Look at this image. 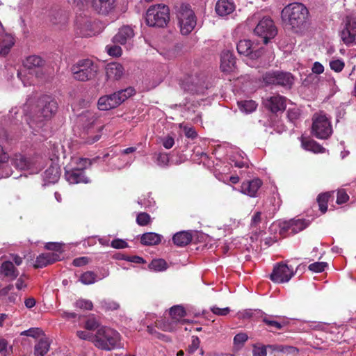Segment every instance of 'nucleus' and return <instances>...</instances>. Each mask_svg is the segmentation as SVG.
I'll return each instance as SVG.
<instances>
[{
    "mask_svg": "<svg viewBox=\"0 0 356 356\" xmlns=\"http://www.w3.org/2000/svg\"><path fill=\"white\" fill-rule=\"evenodd\" d=\"M281 17L287 29L296 33H302L309 24V10L301 3H292L282 10Z\"/></svg>",
    "mask_w": 356,
    "mask_h": 356,
    "instance_id": "nucleus-1",
    "label": "nucleus"
},
{
    "mask_svg": "<svg viewBox=\"0 0 356 356\" xmlns=\"http://www.w3.org/2000/svg\"><path fill=\"white\" fill-rule=\"evenodd\" d=\"M38 113L29 122L30 127L37 131V129H40L44 125V121L50 120L55 115L58 108L56 101L48 95H43L38 99Z\"/></svg>",
    "mask_w": 356,
    "mask_h": 356,
    "instance_id": "nucleus-2",
    "label": "nucleus"
},
{
    "mask_svg": "<svg viewBox=\"0 0 356 356\" xmlns=\"http://www.w3.org/2000/svg\"><path fill=\"white\" fill-rule=\"evenodd\" d=\"M97 118L90 111H86L79 116V122L82 125L83 131L81 134L82 142L92 145L101 138L102 126L96 125Z\"/></svg>",
    "mask_w": 356,
    "mask_h": 356,
    "instance_id": "nucleus-3",
    "label": "nucleus"
},
{
    "mask_svg": "<svg viewBox=\"0 0 356 356\" xmlns=\"http://www.w3.org/2000/svg\"><path fill=\"white\" fill-rule=\"evenodd\" d=\"M121 337L119 332L107 327L98 328L93 339L94 345L102 350H111L120 347Z\"/></svg>",
    "mask_w": 356,
    "mask_h": 356,
    "instance_id": "nucleus-4",
    "label": "nucleus"
},
{
    "mask_svg": "<svg viewBox=\"0 0 356 356\" xmlns=\"http://www.w3.org/2000/svg\"><path fill=\"white\" fill-rule=\"evenodd\" d=\"M71 71L74 79L86 81L97 76L99 66L97 62L91 59H82L72 66Z\"/></svg>",
    "mask_w": 356,
    "mask_h": 356,
    "instance_id": "nucleus-5",
    "label": "nucleus"
},
{
    "mask_svg": "<svg viewBox=\"0 0 356 356\" xmlns=\"http://www.w3.org/2000/svg\"><path fill=\"white\" fill-rule=\"evenodd\" d=\"M43 64L42 59L35 55L26 58L24 63L23 69L17 72L18 78L22 81L24 86H28L33 83V74L38 76L40 67Z\"/></svg>",
    "mask_w": 356,
    "mask_h": 356,
    "instance_id": "nucleus-6",
    "label": "nucleus"
},
{
    "mask_svg": "<svg viewBox=\"0 0 356 356\" xmlns=\"http://www.w3.org/2000/svg\"><path fill=\"white\" fill-rule=\"evenodd\" d=\"M170 20V10L167 6L157 4L150 6L145 16V21L149 26L164 27Z\"/></svg>",
    "mask_w": 356,
    "mask_h": 356,
    "instance_id": "nucleus-7",
    "label": "nucleus"
},
{
    "mask_svg": "<svg viewBox=\"0 0 356 356\" xmlns=\"http://www.w3.org/2000/svg\"><path fill=\"white\" fill-rule=\"evenodd\" d=\"M134 93L135 90L131 87H129L114 92L113 94L103 96L98 100V108L102 111H108L114 108L127 99L131 97Z\"/></svg>",
    "mask_w": 356,
    "mask_h": 356,
    "instance_id": "nucleus-8",
    "label": "nucleus"
},
{
    "mask_svg": "<svg viewBox=\"0 0 356 356\" xmlns=\"http://www.w3.org/2000/svg\"><path fill=\"white\" fill-rule=\"evenodd\" d=\"M177 17L182 35L189 34L196 26V17L188 4H181L178 8Z\"/></svg>",
    "mask_w": 356,
    "mask_h": 356,
    "instance_id": "nucleus-9",
    "label": "nucleus"
},
{
    "mask_svg": "<svg viewBox=\"0 0 356 356\" xmlns=\"http://www.w3.org/2000/svg\"><path fill=\"white\" fill-rule=\"evenodd\" d=\"M312 134L318 139H327L332 134V127L330 120L322 113L313 116Z\"/></svg>",
    "mask_w": 356,
    "mask_h": 356,
    "instance_id": "nucleus-10",
    "label": "nucleus"
},
{
    "mask_svg": "<svg viewBox=\"0 0 356 356\" xmlns=\"http://www.w3.org/2000/svg\"><path fill=\"white\" fill-rule=\"evenodd\" d=\"M42 158L40 156L26 157L16 154L13 159V164L18 169L27 170L30 174L38 173L42 168Z\"/></svg>",
    "mask_w": 356,
    "mask_h": 356,
    "instance_id": "nucleus-11",
    "label": "nucleus"
},
{
    "mask_svg": "<svg viewBox=\"0 0 356 356\" xmlns=\"http://www.w3.org/2000/svg\"><path fill=\"white\" fill-rule=\"evenodd\" d=\"M254 33L263 39L264 44H267L270 39L276 35L277 29L270 18L264 17L254 29Z\"/></svg>",
    "mask_w": 356,
    "mask_h": 356,
    "instance_id": "nucleus-12",
    "label": "nucleus"
},
{
    "mask_svg": "<svg viewBox=\"0 0 356 356\" xmlns=\"http://www.w3.org/2000/svg\"><path fill=\"white\" fill-rule=\"evenodd\" d=\"M266 84L280 85L291 87L293 83V77L289 72L273 71L266 72L263 76Z\"/></svg>",
    "mask_w": 356,
    "mask_h": 356,
    "instance_id": "nucleus-13",
    "label": "nucleus"
},
{
    "mask_svg": "<svg viewBox=\"0 0 356 356\" xmlns=\"http://www.w3.org/2000/svg\"><path fill=\"white\" fill-rule=\"evenodd\" d=\"M294 274L293 268L285 264L280 263L274 267L270 277L275 283H285L288 282Z\"/></svg>",
    "mask_w": 356,
    "mask_h": 356,
    "instance_id": "nucleus-14",
    "label": "nucleus"
},
{
    "mask_svg": "<svg viewBox=\"0 0 356 356\" xmlns=\"http://www.w3.org/2000/svg\"><path fill=\"white\" fill-rule=\"evenodd\" d=\"M341 40L346 45L356 44V19L350 17H346L345 25L340 33Z\"/></svg>",
    "mask_w": 356,
    "mask_h": 356,
    "instance_id": "nucleus-15",
    "label": "nucleus"
},
{
    "mask_svg": "<svg viewBox=\"0 0 356 356\" xmlns=\"http://www.w3.org/2000/svg\"><path fill=\"white\" fill-rule=\"evenodd\" d=\"M238 53L241 55L250 56L251 58H259L262 51L261 48L257 47V44L250 40H241L236 46Z\"/></svg>",
    "mask_w": 356,
    "mask_h": 356,
    "instance_id": "nucleus-16",
    "label": "nucleus"
},
{
    "mask_svg": "<svg viewBox=\"0 0 356 356\" xmlns=\"http://www.w3.org/2000/svg\"><path fill=\"white\" fill-rule=\"evenodd\" d=\"M308 225V222L304 219H291L281 224L280 233L295 234L305 229Z\"/></svg>",
    "mask_w": 356,
    "mask_h": 356,
    "instance_id": "nucleus-17",
    "label": "nucleus"
},
{
    "mask_svg": "<svg viewBox=\"0 0 356 356\" xmlns=\"http://www.w3.org/2000/svg\"><path fill=\"white\" fill-rule=\"evenodd\" d=\"M265 106L273 113L284 111L286 108V98L279 95L266 98L264 100Z\"/></svg>",
    "mask_w": 356,
    "mask_h": 356,
    "instance_id": "nucleus-18",
    "label": "nucleus"
},
{
    "mask_svg": "<svg viewBox=\"0 0 356 356\" xmlns=\"http://www.w3.org/2000/svg\"><path fill=\"white\" fill-rule=\"evenodd\" d=\"M262 185V181L259 179H254L243 181L241 186V191L245 195L254 197Z\"/></svg>",
    "mask_w": 356,
    "mask_h": 356,
    "instance_id": "nucleus-19",
    "label": "nucleus"
},
{
    "mask_svg": "<svg viewBox=\"0 0 356 356\" xmlns=\"http://www.w3.org/2000/svg\"><path fill=\"white\" fill-rule=\"evenodd\" d=\"M105 72L108 80L115 81L122 77L124 69L118 63H110L106 65Z\"/></svg>",
    "mask_w": 356,
    "mask_h": 356,
    "instance_id": "nucleus-20",
    "label": "nucleus"
},
{
    "mask_svg": "<svg viewBox=\"0 0 356 356\" xmlns=\"http://www.w3.org/2000/svg\"><path fill=\"white\" fill-rule=\"evenodd\" d=\"M65 178L70 184H76L79 183H89L90 180L84 175V172L80 169H75L65 171Z\"/></svg>",
    "mask_w": 356,
    "mask_h": 356,
    "instance_id": "nucleus-21",
    "label": "nucleus"
},
{
    "mask_svg": "<svg viewBox=\"0 0 356 356\" xmlns=\"http://www.w3.org/2000/svg\"><path fill=\"white\" fill-rule=\"evenodd\" d=\"M236 58L229 51H224L220 56L221 70L224 72H230L235 68Z\"/></svg>",
    "mask_w": 356,
    "mask_h": 356,
    "instance_id": "nucleus-22",
    "label": "nucleus"
},
{
    "mask_svg": "<svg viewBox=\"0 0 356 356\" xmlns=\"http://www.w3.org/2000/svg\"><path fill=\"white\" fill-rule=\"evenodd\" d=\"M134 36V32L133 29L129 26H124L113 37V41L115 43L124 44L129 41Z\"/></svg>",
    "mask_w": 356,
    "mask_h": 356,
    "instance_id": "nucleus-23",
    "label": "nucleus"
},
{
    "mask_svg": "<svg viewBox=\"0 0 356 356\" xmlns=\"http://www.w3.org/2000/svg\"><path fill=\"white\" fill-rule=\"evenodd\" d=\"M59 259V255L54 252L43 253L37 257L34 267L36 268H42L51 264Z\"/></svg>",
    "mask_w": 356,
    "mask_h": 356,
    "instance_id": "nucleus-24",
    "label": "nucleus"
},
{
    "mask_svg": "<svg viewBox=\"0 0 356 356\" xmlns=\"http://www.w3.org/2000/svg\"><path fill=\"white\" fill-rule=\"evenodd\" d=\"M236 6L232 0H218L216 4L215 10L220 16H226L234 12Z\"/></svg>",
    "mask_w": 356,
    "mask_h": 356,
    "instance_id": "nucleus-25",
    "label": "nucleus"
},
{
    "mask_svg": "<svg viewBox=\"0 0 356 356\" xmlns=\"http://www.w3.org/2000/svg\"><path fill=\"white\" fill-rule=\"evenodd\" d=\"M0 274L10 280H15L19 272L10 261H6L0 266Z\"/></svg>",
    "mask_w": 356,
    "mask_h": 356,
    "instance_id": "nucleus-26",
    "label": "nucleus"
},
{
    "mask_svg": "<svg viewBox=\"0 0 356 356\" xmlns=\"http://www.w3.org/2000/svg\"><path fill=\"white\" fill-rule=\"evenodd\" d=\"M60 175V167L57 164H51L44 172V180L47 184L58 181Z\"/></svg>",
    "mask_w": 356,
    "mask_h": 356,
    "instance_id": "nucleus-27",
    "label": "nucleus"
},
{
    "mask_svg": "<svg viewBox=\"0 0 356 356\" xmlns=\"http://www.w3.org/2000/svg\"><path fill=\"white\" fill-rule=\"evenodd\" d=\"M15 43L14 38L9 34H4L3 29L0 33V54L7 55Z\"/></svg>",
    "mask_w": 356,
    "mask_h": 356,
    "instance_id": "nucleus-28",
    "label": "nucleus"
},
{
    "mask_svg": "<svg viewBox=\"0 0 356 356\" xmlns=\"http://www.w3.org/2000/svg\"><path fill=\"white\" fill-rule=\"evenodd\" d=\"M115 0H93L92 6L99 13L106 15L113 8Z\"/></svg>",
    "mask_w": 356,
    "mask_h": 356,
    "instance_id": "nucleus-29",
    "label": "nucleus"
},
{
    "mask_svg": "<svg viewBox=\"0 0 356 356\" xmlns=\"http://www.w3.org/2000/svg\"><path fill=\"white\" fill-rule=\"evenodd\" d=\"M192 240V235L189 232L181 231L176 233L173 237V243L179 247L187 245Z\"/></svg>",
    "mask_w": 356,
    "mask_h": 356,
    "instance_id": "nucleus-30",
    "label": "nucleus"
},
{
    "mask_svg": "<svg viewBox=\"0 0 356 356\" xmlns=\"http://www.w3.org/2000/svg\"><path fill=\"white\" fill-rule=\"evenodd\" d=\"M77 34L81 37H91L95 35V31L92 29L91 23L85 19L82 22L76 23Z\"/></svg>",
    "mask_w": 356,
    "mask_h": 356,
    "instance_id": "nucleus-31",
    "label": "nucleus"
},
{
    "mask_svg": "<svg viewBox=\"0 0 356 356\" xmlns=\"http://www.w3.org/2000/svg\"><path fill=\"white\" fill-rule=\"evenodd\" d=\"M161 235L154 232H147L141 236L140 242L145 245H156L161 243Z\"/></svg>",
    "mask_w": 356,
    "mask_h": 356,
    "instance_id": "nucleus-32",
    "label": "nucleus"
},
{
    "mask_svg": "<svg viewBox=\"0 0 356 356\" xmlns=\"http://www.w3.org/2000/svg\"><path fill=\"white\" fill-rule=\"evenodd\" d=\"M302 147L307 151L314 153L324 152L325 149L314 140L302 139Z\"/></svg>",
    "mask_w": 356,
    "mask_h": 356,
    "instance_id": "nucleus-33",
    "label": "nucleus"
},
{
    "mask_svg": "<svg viewBox=\"0 0 356 356\" xmlns=\"http://www.w3.org/2000/svg\"><path fill=\"white\" fill-rule=\"evenodd\" d=\"M50 343L47 339H41L35 346V356H44L49 350Z\"/></svg>",
    "mask_w": 356,
    "mask_h": 356,
    "instance_id": "nucleus-34",
    "label": "nucleus"
},
{
    "mask_svg": "<svg viewBox=\"0 0 356 356\" xmlns=\"http://www.w3.org/2000/svg\"><path fill=\"white\" fill-rule=\"evenodd\" d=\"M156 327L165 332H172L176 327V323L172 319H162L156 323Z\"/></svg>",
    "mask_w": 356,
    "mask_h": 356,
    "instance_id": "nucleus-35",
    "label": "nucleus"
},
{
    "mask_svg": "<svg viewBox=\"0 0 356 356\" xmlns=\"http://www.w3.org/2000/svg\"><path fill=\"white\" fill-rule=\"evenodd\" d=\"M268 348H270L273 351L282 353L284 354H294L298 352V350L291 346H284V345H268Z\"/></svg>",
    "mask_w": 356,
    "mask_h": 356,
    "instance_id": "nucleus-36",
    "label": "nucleus"
},
{
    "mask_svg": "<svg viewBox=\"0 0 356 356\" xmlns=\"http://www.w3.org/2000/svg\"><path fill=\"white\" fill-rule=\"evenodd\" d=\"M248 339V336L245 332H240L236 334L233 339L234 350L238 351L241 349Z\"/></svg>",
    "mask_w": 356,
    "mask_h": 356,
    "instance_id": "nucleus-37",
    "label": "nucleus"
},
{
    "mask_svg": "<svg viewBox=\"0 0 356 356\" xmlns=\"http://www.w3.org/2000/svg\"><path fill=\"white\" fill-rule=\"evenodd\" d=\"M170 314L172 319L176 323L185 316L186 311L183 307L180 305H175L170 308Z\"/></svg>",
    "mask_w": 356,
    "mask_h": 356,
    "instance_id": "nucleus-38",
    "label": "nucleus"
},
{
    "mask_svg": "<svg viewBox=\"0 0 356 356\" xmlns=\"http://www.w3.org/2000/svg\"><path fill=\"white\" fill-rule=\"evenodd\" d=\"M238 107L242 112L250 113L254 111L257 106V103L253 100H245L238 102Z\"/></svg>",
    "mask_w": 356,
    "mask_h": 356,
    "instance_id": "nucleus-39",
    "label": "nucleus"
},
{
    "mask_svg": "<svg viewBox=\"0 0 356 356\" xmlns=\"http://www.w3.org/2000/svg\"><path fill=\"white\" fill-rule=\"evenodd\" d=\"M329 66L332 71L339 73L344 69L345 63L341 58H332L329 62Z\"/></svg>",
    "mask_w": 356,
    "mask_h": 356,
    "instance_id": "nucleus-40",
    "label": "nucleus"
},
{
    "mask_svg": "<svg viewBox=\"0 0 356 356\" xmlns=\"http://www.w3.org/2000/svg\"><path fill=\"white\" fill-rule=\"evenodd\" d=\"M149 268L154 271H163L167 269V263L162 259H154L149 264Z\"/></svg>",
    "mask_w": 356,
    "mask_h": 356,
    "instance_id": "nucleus-41",
    "label": "nucleus"
},
{
    "mask_svg": "<svg viewBox=\"0 0 356 356\" xmlns=\"http://www.w3.org/2000/svg\"><path fill=\"white\" fill-rule=\"evenodd\" d=\"M330 197V193H322L318 196L317 202L318 204L319 209L323 213H325L327 209V204Z\"/></svg>",
    "mask_w": 356,
    "mask_h": 356,
    "instance_id": "nucleus-42",
    "label": "nucleus"
},
{
    "mask_svg": "<svg viewBox=\"0 0 356 356\" xmlns=\"http://www.w3.org/2000/svg\"><path fill=\"white\" fill-rule=\"evenodd\" d=\"M79 280L83 284H92L97 281V275L92 271H87L81 275Z\"/></svg>",
    "mask_w": 356,
    "mask_h": 356,
    "instance_id": "nucleus-43",
    "label": "nucleus"
},
{
    "mask_svg": "<svg viewBox=\"0 0 356 356\" xmlns=\"http://www.w3.org/2000/svg\"><path fill=\"white\" fill-rule=\"evenodd\" d=\"M154 159L160 167H166L169 163V156L166 153H156L154 155Z\"/></svg>",
    "mask_w": 356,
    "mask_h": 356,
    "instance_id": "nucleus-44",
    "label": "nucleus"
},
{
    "mask_svg": "<svg viewBox=\"0 0 356 356\" xmlns=\"http://www.w3.org/2000/svg\"><path fill=\"white\" fill-rule=\"evenodd\" d=\"M100 304L102 307L106 310H115L119 308L118 303L110 300H103Z\"/></svg>",
    "mask_w": 356,
    "mask_h": 356,
    "instance_id": "nucleus-45",
    "label": "nucleus"
},
{
    "mask_svg": "<svg viewBox=\"0 0 356 356\" xmlns=\"http://www.w3.org/2000/svg\"><path fill=\"white\" fill-rule=\"evenodd\" d=\"M43 334L42 330L38 327H31L21 332V335H25L33 338H37Z\"/></svg>",
    "mask_w": 356,
    "mask_h": 356,
    "instance_id": "nucleus-46",
    "label": "nucleus"
},
{
    "mask_svg": "<svg viewBox=\"0 0 356 356\" xmlns=\"http://www.w3.org/2000/svg\"><path fill=\"white\" fill-rule=\"evenodd\" d=\"M75 163L76 166L74 167L75 169H80L83 171L84 169L87 168L91 165V161L88 159L86 158H79L75 160Z\"/></svg>",
    "mask_w": 356,
    "mask_h": 356,
    "instance_id": "nucleus-47",
    "label": "nucleus"
},
{
    "mask_svg": "<svg viewBox=\"0 0 356 356\" xmlns=\"http://www.w3.org/2000/svg\"><path fill=\"white\" fill-rule=\"evenodd\" d=\"M327 264L325 262H315L313 264H311L308 268L311 271L315 272V273H321L323 272L325 268L327 267Z\"/></svg>",
    "mask_w": 356,
    "mask_h": 356,
    "instance_id": "nucleus-48",
    "label": "nucleus"
},
{
    "mask_svg": "<svg viewBox=\"0 0 356 356\" xmlns=\"http://www.w3.org/2000/svg\"><path fill=\"white\" fill-rule=\"evenodd\" d=\"M75 306L80 309L91 310L93 307L92 302L90 300L86 299H79L76 301Z\"/></svg>",
    "mask_w": 356,
    "mask_h": 356,
    "instance_id": "nucleus-49",
    "label": "nucleus"
},
{
    "mask_svg": "<svg viewBox=\"0 0 356 356\" xmlns=\"http://www.w3.org/2000/svg\"><path fill=\"white\" fill-rule=\"evenodd\" d=\"M150 221V216L147 213L141 212L138 214L136 218L137 223L140 226L147 225Z\"/></svg>",
    "mask_w": 356,
    "mask_h": 356,
    "instance_id": "nucleus-50",
    "label": "nucleus"
},
{
    "mask_svg": "<svg viewBox=\"0 0 356 356\" xmlns=\"http://www.w3.org/2000/svg\"><path fill=\"white\" fill-rule=\"evenodd\" d=\"M106 49L107 53L112 56H120L122 54V49L118 45H107Z\"/></svg>",
    "mask_w": 356,
    "mask_h": 356,
    "instance_id": "nucleus-51",
    "label": "nucleus"
},
{
    "mask_svg": "<svg viewBox=\"0 0 356 356\" xmlns=\"http://www.w3.org/2000/svg\"><path fill=\"white\" fill-rule=\"evenodd\" d=\"M263 322L265 323L269 327L274 328L275 330H281L283 325L276 321L270 319V318L265 316L263 318Z\"/></svg>",
    "mask_w": 356,
    "mask_h": 356,
    "instance_id": "nucleus-52",
    "label": "nucleus"
},
{
    "mask_svg": "<svg viewBox=\"0 0 356 356\" xmlns=\"http://www.w3.org/2000/svg\"><path fill=\"white\" fill-rule=\"evenodd\" d=\"M349 196L344 189H339L337 192V203L341 204L346 202Z\"/></svg>",
    "mask_w": 356,
    "mask_h": 356,
    "instance_id": "nucleus-53",
    "label": "nucleus"
},
{
    "mask_svg": "<svg viewBox=\"0 0 356 356\" xmlns=\"http://www.w3.org/2000/svg\"><path fill=\"white\" fill-rule=\"evenodd\" d=\"M200 341L197 337H193L191 344L188 346V353L191 355L193 354L200 346Z\"/></svg>",
    "mask_w": 356,
    "mask_h": 356,
    "instance_id": "nucleus-54",
    "label": "nucleus"
},
{
    "mask_svg": "<svg viewBox=\"0 0 356 356\" xmlns=\"http://www.w3.org/2000/svg\"><path fill=\"white\" fill-rule=\"evenodd\" d=\"M268 346H254L253 350H252V356H266L267 355V351L266 348Z\"/></svg>",
    "mask_w": 356,
    "mask_h": 356,
    "instance_id": "nucleus-55",
    "label": "nucleus"
},
{
    "mask_svg": "<svg viewBox=\"0 0 356 356\" xmlns=\"http://www.w3.org/2000/svg\"><path fill=\"white\" fill-rule=\"evenodd\" d=\"M211 310L214 314L218 316H226L230 312L229 307L219 308L216 306L212 307Z\"/></svg>",
    "mask_w": 356,
    "mask_h": 356,
    "instance_id": "nucleus-56",
    "label": "nucleus"
},
{
    "mask_svg": "<svg viewBox=\"0 0 356 356\" xmlns=\"http://www.w3.org/2000/svg\"><path fill=\"white\" fill-rule=\"evenodd\" d=\"M111 247L115 249H123L128 247V243L122 239H115L111 242Z\"/></svg>",
    "mask_w": 356,
    "mask_h": 356,
    "instance_id": "nucleus-57",
    "label": "nucleus"
},
{
    "mask_svg": "<svg viewBox=\"0 0 356 356\" xmlns=\"http://www.w3.org/2000/svg\"><path fill=\"white\" fill-rule=\"evenodd\" d=\"M76 335L81 339L91 341L93 343L95 336L87 331H77Z\"/></svg>",
    "mask_w": 356,
    "mask_h": 356,
    "instance_id": "nucleus-58",
    "label": "nucleus"
},
{
    "mask_svg": "<svg viewBox=\"0 0 356 356\" xmlns=\"http://www.w3.org/2000/svg\"><path fill=\"white\" fill-rule=\"evenodd\" d=\"M45 248L49 250L60 252L62 249V244L60 243L49 242L46 243Z\"/></svg>",
    "mask_w": 356,
    "mask_h": 356,
    "instance_id": "nucleus-59",
    "label": "nucleus"
},
{
    "mask_svg": "<svg viewBox=\"0 0 356 356\" xmlns=\"http://www.w3.org/2000/svg\"><path fill=\"white\" fill-rule=\"evenodd\" d=\"M161 143L165 149H170L173 147L175 140L172 137L168 136L161 139Z\"/></svg>",
    "mask_w": 356,
    "mask_h": 356,
    "instance_id": "nucleus-60",
    "label": "nucleus"
},
{
    "mask_svg": "<svg viewBox=\"0 0 356 356\" xmlns=\"http://www.w3.org/2000/svg\"><path fill=\"white\" fill-rule=\"evenodd\" d=\"M90 259L87 257H81L73 260V265L75 266H83L89 262Z\"/></svg>",
    "mask_w": 356,
    "mask_h": 356,
    "instance_id": "nucleus-61",
    "label": "nucleus"
},
{
    "mask_svg": "<svg viewBox=\"0 0 356 356\" xmlns=\"http://www.w3.org/2000/svg\"><path fill=\"white\" fill-rule=\"evenodd\" d=\"M98 325V322L95 318H90L86 322L85 328L88 330H94Z\"/></svg>",
    "mask_w": 356,
    "mask_h": 356,
    "instance_id": "nucleus-62",
    "label": "nucleus"
},
{
    "mask_svg": "<svg viewBox=\"0 0 356 356\" xmlns=\"http://www.w3.org/2000/svg\"><path fill=\"white\" fill-rule=\"evenodd\" d=\"M312 71L314 74H321L324 72V67L321 63L316 61L313 64Z\"/></svg>",
    "mask_w": 356,
    "mask_h": 356,
    "instance_id": "nucleus-63",
    "label": "nucleus"
},
{
    "mask_svg": "<svg viewBox=\"0 0 356 356\" xmlns=\"http://www.w3.org/2000/svg\"><path fill=\"white\" fill-rule=\"evenodd\" d=\"M261 220V213L259 211H257L254 213L252 217L251 220V226L257 227L260 222Z\"/></svg>",
    "mask_w": 356,
    "mask_h": 356,
    "instance_id": "nucleus-64",
    "label": "nucleus"
}]
</instances>
